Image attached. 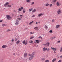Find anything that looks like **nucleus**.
I'll use <instances>...</instances> for the list:
<instances>
[{"instance_id":"nucleus-9","label":"nucleus","mask_w":62,"mask_h":62,"mask_svg":"<svg viewBox=\"0 0 62 62\" xmlns=\"http://www.w3.org/2000/svg\"><path fill=\"white\" fill-rule=\"evenodd\" d=\"M34 29H35V30H38V27H35Z\"/></svg>"},{"instance_id":"nucleus-58","label":"nucleus","mask_w":62,"mask_h":62,"mask_svg":"<svg viewBox=\"0 0 62 62\" xmlns=\"http://www.w3.org/2000/svg\"><path fill=\"white\" fill-rule=\"evenodd\" d=\"M54 51V53L55 54H56V52H55V51Z\"/></svg>"},{"instance_id":"nucleus-41","label":"nucleus","mask_w":62,"mask_h":62,"mask_svg":"<svg viewBox=\"0 0 62 62\" xmlns=\"http://www.w3.org/2000/svg\"><path fill=\"white\" fill-rule=\"evenodd\" d=\"M58 62H61V60H59Z\"/></svg>"},{"instance_id":"nucleus-32","label":"nucleus","mask_w":62,"mask_h":62,"mask_svg":"<svg viewBox=\"0 0 62 62\" xmlns=\"http://www.w3.org/2000/svg\"><path fill=\"white\" fill-rule=\"evenodd\" d=\"M61 50H60V52H62V47L61 48Z\"/></svg>"},{"instance_id":"nucleus-24","label":"nucleus","mask_w":62,"mask_h":62,"mask_svg":"<svg viewBox=\"0 0 62 62\" xmlns=\"http://www.w3.org/2000/svg\"><path fill=\"white\" fill-rule=\"evenodd\" d=\"M25 40H24L23 41L22 43L23 44H24L25 43Z\"/></svg>"},{"instance_id":"nucleus-56","label":"nucleus","mask_w":62,"mask_h":62,"mask_svg":"<svg viewBox=\"0 0 62 62\" xmlns=\"http://www.w3.org/2000/svg\"><path fill=\"white\" fill-rule=\"evenodd\" d=\"M60 58H62V56H61L60 57Z\"/></svg>"},{"instance_id":"nucleus-64","label":"nucleus","mask_w":62,"mask_h":62,"mask_svg":"<svg viewBox=\"0 0 62 62\" xmlns=\"http://www.w3.org/2000/svg\"><path fill=\"white\" fill-rule=\"evenodd\" d=\"M27 41H28L27 40H26V42H27Z\"/></svg>"},{"instance_id":"nucleus-47","label":"nucleus","mask_w":62,"mask_h":62,"mask_svg":"<svg viewBox=\"0 0 62 62\" xmlns=\"http://www.w3.org/2000/svg\"><path fill=\"white\" fill-rule=\"evenodd\" d=\"M35 17V15H33L31 17L32 18L33 17Z\"/></svg>"},{"instance_id":"nucleus-63","label":"nucleus","mask_w":62,"mask_h":62,"mask_svg":"<svg viewBox=\"0 0 62 62\" xmlns=\"http://www.w3.org/2000/svg\"><path fill=\"white\" fill-rule=\"evenodd\" d=\"M13 54L14 55H15V53H14Z\"/></svg>"},{"instance_id":"nucleus-25","label":"nucleus","mask_w":62,"mask_h":62,"mask_svg":"<svg viewBox=\"0 0 62 62\" xmlns=\"http://www.w3.org/2000/svg\"><path fill=\"white\" fill-rule=\"evenodd\" d=\"M18 10L19 11H21L22 10V9L21 8H19L18 9Z\"/></svg>"},{"instance_id":"nucleus-30","label":"nucleus","mask_w":62,"mask_h":62,"mask_svg":"<svg viewBox=\"0 0 62 62\" xmlns=\"http://www.w3.org/2000/svg\"><path fill=\"white\" fill-rule=\"evenodd\" d=\"M49 60H47L45 61V62H49Z\"/></svg>"},{"instance_id":"nucleus-43","label":"nucleus","mask_w":62,"mask_h":62,"mask_svg":"<svg viewBox=\"0 0 62 62\" xmlns=\"http://www.w3.org/2000/svg\"><path fill=\"white\" fill-rule=\"evenodd\" d=\"M49 50H50V49H49V48H48V49H47V51H48Z\"/></svg>"},{"instance_id":"nucleus-59","label":"nucleus","mask_w":62,"mask_h":62,"mask_svg":"<svg viewBox=\"0 0 62 62\" xmlns=\"http://www.w3.org/2000/svg\"><path fill=\"white\" fill-rule=\"evenodd\" d=\"M38 22L36 23V24H38Z\"/></svg>"},{"instance_id":"nucleus-34","label":"nucleus","mask_w":62,"mask_h":62,"mask_svg":"<svg viewBox=\"0 0 62 62\" xmlns=\"http://www.w3.org/2000/svg\"><path fill=\"white\" fill-rule=\"evenodd\" d=\"M27 43H28L27 42H25L24 43L25 45H26V44H27Z\"/></svg>"},{"instance_id":"nucleus-45","label":"nucleus","mask_w":62,"mask_h":62,"mask_svg":"<svg viewBox=\"0 0 62 62\" xmlns=\"http://www.w3.org/2000/svg\"><path fill=\"white\" fill-rule=\"evenodd\" d=\"M21 9H23V7H22L21 8Z\"/></svg>"},{"instance_id":"nucleus-1","label":"nucleus","mask_w":62,"mask_h":62,"mask_svg":"<svg viewBox=\"0 0 62 62\" xmlns=\"http://www.w3.org/2000/svg\"><path fill=\"white\" fill-rule=\"evenodd\" d=\"M29 56H31L29 57V60H31V59H32V58H33L35 56L34 52H33L31 54H29Z\"/></svg>"},{"instance_id":"nucleus-3","label":"nucleus","mask_w":62,"mask_h":62,"mask_svg":"<svg viewBox=\"0 0 62 62\" xmlns=\"http://www.w3.org/2000/svg\"><path fill=\"white\" fill-rule=\"evenodd\" d=\"M57 12L58 14H61V10H60V9L58 10L57 11Z\"/></svg>"},{"instance_id":"nucleus-23","label":"nucleus","mask_w":62,"mask_h":62,"mask_svg":"<svg viewBox=\"0 0 62 62\" xmlns=\"http://www.w3.org/2000/svg\"><path fill=\"white\" fill-rule=\"evenodd\" d=\"M31 0H26L27 2H30Z\"/></svg>"},{"instance_id":"nucleus-14","label":"nucleus","mask_w":62,"mask_h":62,"mask_svg":"<svg viewBox=\"0 0 62 62\" xmlns=\"http://www.w3.org/2000/svg\"><path fill=\"white\" fill-rule=\"evenodd\" d=\"M56 5L57 6H59V4L58 2H57L56 3Z\"/></svg>"},{"instance_id":"nucleus-13","label":"nucleus","mask_w":62,"mask_h":62,"mask_svg":"<svg viewBox=\"0 0 62 62\" xmlns=\"http://www.w3.org/2000/svg\"><path fill=\"white\" fill-rule=\"evenodd\" d=\"M49 5H50V4H49L48 3H46L45 5L46 6H48Z\"/></svg>"},{"instance_id":"nucleus-62","label":"nucleus","mask_w":62,"mask_h":62,"mask_svg":"<svg viewBox=\"0 0 62 62\" xmlns=\"http://www.w3.org/2000/svg\"><path fill=\"white\" fill-rule=\"evenodd\" d=\"M55 37H53V38H54V39H55Z\"/></svg>"},{"instance_id":"nucleus-20","label":"nucleus","mask_w":62,"mask_h":62,"mask_svg":"<svg viewBox=\"0 0 62 62\" xmlns=\"http://www.w3.org/2000/svg\"><path fill=\"white\" fill-rule=\"evenodd\" d=\"M34 38V37L33 36V37H31L30 38V39H33Z\"/></svg>"},{"instance_id":"nucleus-4","label":"nucleus","mask_w":62,"mask_h":62,"mask_svg":"<svg viewBox=\"0 0 62 62\" xmlns=\"http://www.w3.org/2000/svg\"><path fill=\"white\" fill-rule=\"evenodd\" d=\"M7 47V45H5L3 46H2L1 48H6V47Z\"/></svg>"},{"instance_id":"nucleus-31","label":"nucleus","mask_w":62,"mask_h":62,"mask_svg":"<svg viewBox=\"0 0 62 62\" xmlns=\"http://www.w3.org/2000/svg\"><path fill=\"white\" fill-rule=\"evenodd\" d=\"M43 51L45 52V47L44 48H43Z\"/></svg>"},{"instance_id":"nucleus-2","label":"nucleus","mask_w":62,"mask_h":62,"mask_svg":"<svg viewBox=\"0 0 62 62\" xmlns=\"http://www.w3.org/2000/svg\"><path fill=\"white\" fill-rule=\"evenodd\" d=\"M6 17L7 20H11L12 19L11 17H10V16L8 15H7Z\"/></svg>"},{"instance_id":"nucleus-5","label":"nucleus","mask_w":62,"mask_h":62,"mask_svg":"<svg viewBox=\"0 0 62 62\" xmlns=\"http://www.w3.org/2000/svg\"><path fill=\"white\" fill-rule=\"evenodd\" d=\"M9 5V3L8 2H6V3L4 5V6H7L8 5Z\"/></svg>"},{"instance_id":"nucleus-8","label":"nucleus","mask_w":62,"mask_h":62,"mask_svg":"<svg viewBox=\"0 0 62 62\" xmlns=\"http://www.w3.org/2000/svg\"><path fill=\"white\" fill-rule=\"evenodd\" d=\"M26 56H27V53H25L24 55V57H25Z\"/></svg>"},{"instance_id":"nucleus-37","label":"nucleus","mask_w":62,"mask_h":62,"mask_svg":"<svg viewBox=\"0 0 62 62\" xmlns=\"http://www.w3.org/2000/svg\"><path fill=\"white\" fill-rule=\"evenodd\" d=\"M49 32L50 33H53V32H52V30H50L49 31Z\"/></svg>"},{"instance_id":"nucleus-17","label":"nucleus","mask_w":62,"mask_h":62,"mask_svg":"<svg viewBox=\"0 0 62 62\" xmlns=\"http://www.w3.org/2000/svg\"><path fill=\"white\" fill-rule=\"evenodd\" d=\"M20 42V41L19 40H18L16 42V44H18Z\"/></svg>"},{"instance_id":"nucleus-19","label":"nucleus","mask_w":62,"mask_h":62,"mask_svg":"<svg viewBox=\"0 0 62 62\" xmlns=\"http://www.w3.org/2000/svg\"><path fill=\"white\" fill-rule=\"evenodd\" d=\"M34 22V21H32L31 22L29 23V24L31 25V24H32V23H33Z\"/></svg>"},{"instance_id":"nucleus-44","label":"nucleus","mask_w":62,"mask_h":62,"mask_svg":"<svg viewBox=\"0 0 62 62\" xmlns=\"http://www.w3.org/2000/svg\"><path fill=\"white\" fill-rule=\"evenodd\" d=\"M51 39H52V40H53V39H54V37H52V38H51Z\"/></svg>"},{"instance_id":"nucleus-26","label":"nucleus","mask_w":62,"mask_h":62,"mask_svg":"<svg viewBox=\"0 0 62 62\" xmlns=\"http://www.w3.org/2000/svg\"><path fill=\"white\" fill-rule=\"evenodd\" d=\"M41 60H42L43 61V60H45V58H43L41 59Z\"/></svg>"},{"instance_id":"nucleus-46","label":"nucleus","mask_w":62,"mask_h":62,"mask_svg":"<svg viewBox=\"0 0 62 62\" xmlns=\"http://www.w3.org/2000/svg\"><path fill=\"white\" fill-rule=\"evenodd\" d=\"M18 19L19 20V21H21V18H18Z\"/></svg>"},{"instance_id":"nucleus-27","label":"nucleus","mask_w":62,"mask_h":62,"mask_svg":"<svg viewBox=\"0 0 62 62\" xmlns=\"http://www.w3.org/2000/svg\"><path fill=\"white\" fill-rule=\"evenodd\" d=\"M45 28H46V29H48V27L47 26L45 25Z\"/></svg>"},{"instance_id":"nucleus-36","label":"nucleus","mask_w":62,"mask_h":62,"mask_svg":"<svg viewBox=\"0 0 62 62\" xmlns=\"http://www.w3.org/2000/svg\"><path fill=\"white\" fill-rule=\"evenodd\" d=\"M18 22H16L15 23L16 25H18Z\"/></svg>"},{"instance_id":"nucleus-39","label":"nucleus","mask_w":62,"mask_h":62,"mask_svg":"<svg viewBox=\"0 0 62 62\" xmlns=\"http://www.w3.org/2000/svg\"><path fill=\"white\" fill-rule=\"evenodd\" d=\"M57 0H54L53 2H55Z\"/></svg>"},{"instance_id":"nucleus-7","label":"nucleus","mask_w":62,"mask_h":62,"mask_svg":"<svg viewBox=\"0 0 62 62\" xmlns=\"http://www.w3.org/2000/svg\"><path fill=\"white\" fill-rule=\"evenodd\" d=\"M60 27V25H57L56 26V28L57 29L58 28H59Z\"/></svg>"},{"instance_id":"nucleus-6","label":"nucleus","mask_w":62,"mask_h":62,"mask_svg":"<svg viewBox=\"0 0 62 62\" xmlns=\"http://www.w3.org/2000/svg\"><path fill=\"white\" fill-rule=\"evenodd\" d=\"M35 41L37 43H39V40H35Z\"/></svg>"},{"instance_id":"nucleus-10","label":"nucleus","mask_w":62,"mask_h":62,"mask_svg":"<svg viewBox=\"0 0 62 62\" xmlns=\"http://www.w3.org/2000/svg\"><path fill=\"white\" fill-rule=\"evenodd\" d=\"M36 10L34 9L32 10V12L33 13V12H36Z\"/></svg>"},{"instance_id":"nucleus-18","label":"nucleus","mask_w":62,"mask_h":62,"mask_svg":"<svg viewBox=\"0 0 62 62\" xmlns=\"http://www.w3.org/2000/svg\"><path fill=\"white\" fill-rule=\"evenodd\" d=\"M2 26L3 27L6 26V25L5 24H2Z\"/></svg>"},{"instance_id":"nucleus-49","label":"nucleus","mask_w":62,"mask_h":62,"mask_svg":"<svg viewBox=\"0 0 62 62\" xmlns=\"http://www.w3.org/2000/svg\"><path fill=\"white\" fill-rule=\"evenodd\" d=\"M34 2H33L32 3V5H33V4H34Z\"/></svg>"},{"instance_id":"nucleus-22","label":"nucleus","mask_w":62,"mask_h":62,"mask_svg":"<svg viewBox=\"0 0 62 62\" xmlns=\"http://www.w3.org/2000/svg\"><path fill=\"white\" fill-rule=\"evenodd\" d=\"M7 7L9 8H10L11 7V6L9 5V4L8 5Z\"/></svg>"},{"instance_id":"nucleus-54","label":"nucleus","mask_w":62,"mask_h":62,"mask_svg":"<svg viewBox=\"0 0 62 62\" xmlns=\"http://www.w3.org/2000/svg\"><path fill=\"white\" fill-rule=\"evenodd\" d=\"M43 45H44V46H46V44H44Z\"/></svg>"},{"instance_id":"nucleus-40","label":"nucleus","mask_w":62,"mask_h":62,"mask_svg":"<svg viewBox=\"0 0 62 62\" xmlns=\"http://www.w3.org/2000/svg\"><path fill=\"white\" fill-rule=\"evenodd\" d=\"M51 49H53V50H54L55 49V48H54L53 47V48L52 47H51Z\"/></svg>"},{"instance_id":"nucleus-42","label":"nucleus","mask_w":62,"mask_h":62,"mask_svg":"<svg viewBox=\"0 0 62 62\" xmlns=\"http://www.w3.org/2000/svg\"><path fill=\"white\" fill-rule=\"evenodd\" d=\"M12 42H13L14 41V39H12L11 40Z\"/></svg>"},{"instance_id":"nucleus-51","label":"nucleus","mask_w":62,"mask_h":62,"mask_svg":"<svg viewBox=\"0 0 62 62\" xmlns=\"http://www.w3.org/2000/svg\"><path fill=\"white\" fill-rule=\"evenodd\" d=\"M52 22H54V20H52Z\"/></svg>"},{"instance_id":"nucleus-12","label":"nucleus","mask_w":62,"mask_h":62,"mask_svg":"<svg viewBox=\"0 0 62 62\" xmlns=\"http://www.w3.org/2000/svg\"><path fill=\"white\" fill-rule=\"evenodd\" d=\"M46 44L47 45V46H49V44H50V43L49 42L46 43Z\"/></svg>"},{"instance_id":"nucleus-52","label":"nucleus","mask_w":62,"mask_h":62,"mask_svg":"<svg viewBox=\"0 0 62 62\" xmlns=\"http://www.w3.org/2000/svg\"><path fill=\"white\" fill-rule=\"evenodd\" d=\"M30 33L31 34H33V32H30Z\"/></svg>"},{"instance_id":"nucleus-11","label":"nucleus","mask_w":62,"mask_h":62,"mask_svg":"<svg viewBox=\"0 0 62 62\" xmlns=\"http://www.w3.org/2000/svg\"><path fill=\"white\" fill-rule=\"evenodd\" d=\"M55 61H56V58H54V59H53L52 61V62H54Z\"/></svg>"},{"instance_id":"nucleus-38","label":"nucleus","mask_w":62,"mask_h":62,"mask_svg":"<svg viewBox=\"0 0 62 62\" xmlns=\"http://www.w3.org/2000/svg\"><path fill=\"white\" fill-rule=\"evenodd\" d=\"M10 31V30H9V29H8V30H7V32H8V31Z\"/></svg>"},{"instance_id":"nucleus-50","label":"nucleus","mask_w":62,"mask_h":62,"mask_svg":"<svg viewBox=\"0 0 62 62\" xmlns=\"http://www.w3.org/2000/svg\"><path fill=\"white\" fill-rule=\"evenodd\" d=\"M60 41H58V43H60Z\"/></svg>"},{"instance_id":"nucleus-48","label":"nucleus","mask_w":62,"mask_h":62,"mask_svg":"<svg viewBox=\"0 0 62 62\" xmlns=\"http://www.w3.org/2000/svg\"><path fill=\"white\" fill-rule=\"evenodd\" d=\"M20 16V17H23V15H21L19 16Z\"/></svg>"},{"instance_id":"nucleus-16","label":"nucleus","mask_w":62,"mask_h":62,"mask_svg":"<svg viewBox=\"0 0 62 62\" xmlns=\"http://www.w3.org/2000/svg\"><path fill=\"white\" fill-rule=\"evenodd\" d=\"M25 9H23V13H24L25 12Z\"/></svg>"},{"instance_id":"nucleus-28","label":"nucleus","mask_w":62,"mask_h":62,"mask_svg":"<svg viewBox=\"0 0 62 62\" xmlns=\"http://www.w3.org/2000/svg\"><path fill=\"white\" fill-rule=\"evenodd\" d=\"M53 6V4H51L50 5H49V7H52Z\"/></svg>"},{"instance_id":"nucleus-29","label":"nucleus","mask_w":62,"mask_h":62,"mask_svg":"<svg viewBox=\"0 0 62 62\" xmlns=\"http://www.w3.org/2000/svg\"><path fill=\"white\" fill-rule=\"evenodd\" d=\"M29 11L30 12H31V11H32V9H30L29 10Z\"/></svg>"},{"instance_id":"nucleus-60","label":"nucleus","mask_w":62,"mask_h":62,"mask_svg":"<svg viewBox=\"0 0 62 62\" xmlns=\"http://www.w3.org/2000/svg\"><path fill=\"white\" fill-rule=\"evenodd\" d=\"M59 6H60V5H61V4H60H60H59Z\"/></svg>"},{"instance_id":"nucleus-61","label":"nucleus","mask_w":62,"mask_h":62,"mask_svg":"<svg viewBox=\"0 0 62 62\" xmlns=\"http://www.w3.org/2000/svg\"><path fill=\"white\" fill-rule=\"evenodd\" d=\"M16 22H18V20H16Z\"/></svg>"},{"instance_id":"nucleus-57","label":"nucleus","mask_w":62,"mask_h":62,"mask_svg":"<svg viewBox=\"0 0 62 62\" xmlns=\"http://www.w3.org/2000/svg\"><path fill=\"white\" fill-rule=\"evenodd\" d=\"M47 50V48H45V51H46V50Z\"/></svg>"},{"instance_id":"nucleus-21","label":"nucleus","mask_w":62,"mask_h":62,"mask_svg":"<svg viewBox=\"0 0 62 62\" xmlns=\"http://www.w3.org/2000/svg\"><path fill=\"white\" fill-rule=\"evenodd\" d=\"M29 42L30 43H33V41L32 40H30L29 41Z\"/></svg>"},{"instance_id":"nucleus-35","label":"nucleus","mask_w":62,"mask_h":62,"mask_svg":"<svg viewBox=\"0 0 62 62\" xmlns=\"http://www.w3.org/2000/svg\"><path fill=\"white\" fill-rule=\"evenodd\" d=\"M17 38H16L15 39V41H16L17 40Z\"/></svg>"},{"instance_id":"nucleus-15","label":"nucleus","mask_w":62,"mask_h":62,"mask_svg":"<svg viewBox=\"0 0 62 62\" xmlns=\"http://www.w3.org/2000/svg\"><path fill=\"white\" fill-rule=\"evenodd\" d=\"M42 14H40L38 15V16L39 17H40V16H42Z\"/></svg>"},{"instance_id":"nucleus-55","label":"nucleus","mask_w":62,"mask_h":62,"mask_svg":"<svg viewBox=\"0 0 62 62\" xmlns=\"http://www.w3.org/2000/svg\"><path fill=\"white\" fill-rule=\"evenodd\" d=\"M39 38H41V39H42V37H41V36H40V37H39Z\"/></svg>"},{"instance_id":"nucleus-33","label":"nucleus","mask_w":62,"mask_h":62,"mask_svg":"<svg viewBox=\"0 0 62 62\" xmlns=\"http://www.w3.org/2000/svg\"><path fill=\"white\" fill-rule=\"evenodd\" d=\"M54 51H56V48H55L54 49Z\"/></svg>"},{"instance_id":"nucleus-53","label":"nucleus","mask_w":62,"mask_h":62,"mask_svg":"<svg viewBox=\"0 0 62 62\" xmlns=\"http://www.w3.org/2000/svg\"><path fill=\"white\" fill-rule=\"evenodd\" d=\"M3 22L2 20H0V23H1V22Z\"/></svg>"}]
</instances>
